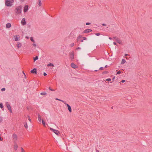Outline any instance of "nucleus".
<instances>
[{
    "instance_id": "obj_1",
    "label": "nucleus",
    "mask_w": 152,
    "mask_h": 152,
    "mask_svg": "<svg viewBox=\"0 0 152 152\" xmlns=\"http://www.w3.org/2000/svg\"><path fill=\"white\" fill-rule=\"evenodd\" d=\"M21 9L22 7L21 6L16 7L15 9L16 13L18 14H20L22 12Z\"/></svg>"
},
{
    "instance_id": "obj_2",
    "label": "nucleus",
    "mask_w": 152,
    "mask_h": 152,
    "mask_svg": "<svg viewBox=\"0 0 152 152\" xmlns=\"http://www.w3.org/2000/svg\"><path fill=\"white\" fill-rule=\"evenodd\" d=\"M6 106L8 110L10 111V113H12V111L11 109V107L10 106V104L8 102H7L6 103Z\"/></svg>"
},
{
    "instance_id": "obj_3",
    "label": "nucleus",
    "mask_w": 152,
    "mask_h": 152,
    "mask_svg": "<svg viewBox=\"0 0 152 152\" xmlns=\"http://www.w3.org/2000/svg\"><path fill=\"white\" fill-rule=\"evenodd\" d=\"M5 4L7 6H10L12 5L10 0H7L5 1Z\"/></svg>"
},
{
    "instance_id": "obj_4",
    "label": "nucleus",
    "mask_w": 152,
    "mask_h": 152,
    "mask_svg": "<svg viewBox=\"0 0 152 152\" xmlns=\"http://www.w3.org/2000/svg\"><path fill=\"white\" fill-rule=\"evenodd\" d=\"M12 139L14 142H16L18 139L17 135L15 134H14L12 135Z\"/></svg>"
},
{
    "instance_id": "obj_5",
    "label": "nucleus",
    "mask_w": 152,
    "mask_h": 152,
    "mask_svg": "<svg viewBox=\"0 0 152 152\" xmlns=\"http://www.w3.org/2000/svg\"><path fill=\"white\" fill-rule=\"evenodd\" d=\"M50 130L52 131L56 135H58V134L59 133V132L58 131L55 129L51 128H50Z\"/></svg>"
},
{
    "instance_id": "obj_6",
    "label": "nucleus",
    "mask_w": 152,
    "mask_h": 152,
    "mask_svg": "<svg viewBox=\"0 0 152 152\" xmlns=\"http://www.w3.org/2000/svg\"><path fill=\"white\" fill-rule=\"evenodd\" d=\"M74 52L73 51L69 53L70 58L71 60H73L74 58Z\"/></svg>"
},
{
    "instance_id": "obj_7",
    "label": "nucleus",
    "mask_w": 152,
    "mask_h": 152,
    "mask_svg": "<svg viewBox=\"0 0 152 152\" xmlns=\"http://www.w3.org/2000/svg\"><path fill=\"white\" fill-rule=\"evenodd\" d=\"M92 31V30L91 29H86L84 30V31H83V33H87L91 32Z\"/></svg>"
},
{
    "instance_id": "obj_8",
    "label": "nucleus",
    "mask_w": 152,
    "mask_h": 152,
    "mask_svg": "<svg viewBox=\"0 0 152 152\" xmlns=\"http://www.w3.org/2000/svg\"><path fill=\"white\" fill-rule=\"evenodd\" d=\"M28 5H26L24 8L23 12H26L28 10Z\"/></svg>"
},
{
    "instance_id": "obj_9",
    "label": "nucleus",
    "mask_w": 152,
    "mask_h": 152,
    "mask_svg": "<svg viewBox=\"0 0 152 152\" xmlns=\"http://www.w3.org/2000/svg\"><path fill=\"white\" fill-rule=\"evenodd\" d=\"M21 23L23 25H25L26 24V22L25 18H23L21 20Z\"/></svg>"
},
{
    "instance_id": "obj_10",
    "label": "nucleus",
    "mask_w": 152,
    "mask_h": 152,
    "mask_svg": "<svg viewBox=\"0 0 152 152\" xmlns=\"http://www.w3.org/2000/svg\"><path fill=\"white\" fill-rule=\"evenodd\" d=\"M31 72L33 74H37V69L35 68H34L33 69L31 70Z\"/></svg>"
},
{
    "instance_id": "obj_11",
    "label": "nucleus",
    "mask_w": 152,
    "mask_h": 152,
    "mask_svg": "<svg viewBox=\"0 0 152 152\" xmlns=\"http://www.w3.org/2000/svg\"><path fill=\"white\" fill-rule=\"evenodd\" d=\"M115 40L119 44H122V42L118 38H116Z\"/></svg>"
},
{
    "instance_id": "obj_12",
    "label": "nucleus",
    "mask_w": 152,
    "mask_h": 152,
    "mask_svg": "<svg viewBox=\"0 0 152 152\" xmlns=\"http://www.w3.org/2000/svg\"><path fill=\"white\" fill-rule=\"evenodd\" d=\"M65 104L67 106V108L68 110H69V111L70 112H71L72 111V108L70 106L69 104H67L66 103V104Z\"/></svg>"
},
{
    "instance_id": "obj_13",
    "label": "nucleus",
    "mask_w": 152,
    "mask_h": 152,
    "mask_svg": "<svg viewBox=\"0 0 152 152\" xmlns=\"http://www.w3.org/2000/svg\"><path fill=\"white\" fill-rule=\"evenodd\" d=\"M71 66L74 69H75L77 68V66L73 63H72L71 64Z\"/></svg>"
},
{
    "instance_id": "obj_14",
    "label": "nucleus",
    "mask_w": 152,
    "mask_h": 152,
    "mask_svg": "<svg viewBox=\"0 0 152 152\" xmlns=\"http://www.w3.org/2000/svg\"><path fill=\"white\" fill-rule=\"evenodd\" d=\"M18 145L17 144L16 142H14V149L15 150H17L18 149Z\"/></svg>"
},
{
    "instance_id": "obj_15",
    "label": "nucleus",
    "mask_w": 152,
    "mask_h": 152,
    "mask_svg": "<svg viewBox=\"0 0 152 152\" xmlns=\"http://www.w3.org/2000/svg\"><path fill=\"white\" fill-rule=\"evenodd\" d=\"M11 26V24L10 23H7L6 25V27L7 28H9Z\"/></svg>"
},
{
    "instance_id": "obj_16",
    "label": "nucleus",
    "mask_w": 152,
    "mask_h": 152,
    "mask_svg": "<svg viewBox=\"0 0 152 152\" xmlns=\"http://www.w3.org/2000/svg\"><path fill=\"white\" fill-rule=\"evenodd\" d=\"M22 46V44L20 42H18L17 46V47L18 48H19L20 47Z\"/></svg>"
},
{
    "instance_id": "obj_17",
    "label": "nucleus",
    "mask_w": 152,
    "mask_h": 152,
    "mask_svg": "<svg viewBox=\"0 0 152 152\" xmlns=\"http://www.w3.org/2000/svg\"><path fill=\"white\" fill-rule=\"evenodd\" d=\"M38 118L39 121V122H41V117L40 115L39 114H38Z\"/></svg>"
},
{
    "instance_id": "obj_18",
    "label": "nucleus",
    "mask_w": 152,
    "mask_h": 152,
    "mask_svg": "<svg viewBox=\"0 0 152 152\" xmlns=\"http://www.w3.org/2000/svg\"><path fill=\"white\" fill-rule=\"evenodd\" d=\"M55 99L57 100H58V101H60L63 102L65 104H66V102L62 100H61L60 99H58L57 98H56Z\"/></svg>"
},
{
    "instance_id": "obj_19",
    "label": "nucleus",
    "mask_w": 152,
    "mask_h": 152,
    "mask_svg": "<svg viewBox=\"0 0 152 152\" xmlns=\"http://www.w3.org/2000/svg\"><path fill=\"white\" fill-rule=\"evenodd\" d=\"M24 125L25 127L27 129L28 128V125L26 122H25L24 123Z\"/></svg>"
},
{
    "instance_id": "obj_20",
    "label": "nucleus",
    "mask_w": 152,
    "mask_h": 152,
    "mask_svg": "<svg viewBox=\"0 0 152 152\" xmlns=\"http://www.w3.org/2000/svg\"><path fill=\"white\" fill-rule=\"evenodd\" d=\"M126 62V61L124 59H122V61L121 62V64H124Z\"/></svg>"
},
{
    "instance_id": "obj_21",
    "label": "nucleus",
    "mask_w": 152,
    "mask_h": 152,
    "mask_svg": "<svg viewBox=\"0 0 152 152\" xmlns=\"http://www.w3.org/2000/svg\"><path fill=\"white\" fill-rule=\"evenodd\" d=\"M47 66H54V65L52 63H50L48 64L47 65Z\"/></svg>"
},
{
    "instance_id": "obj_22",
    "label": "nucleus",
    "mask_w": 152,
    "mask_h": 152,
    "mask_svg": "<svg viewBox=\"0 0 152 152\" xmlns=\"http://www.w3.org/2000/svg\"><path fill=\"white\" fill-rule=\"evenodd\" d=\"M38 59V56H36L34 58V61H35L36 60Z\"/></svg>"
},
{
    "instance_id": "obj_23",
    "label": "nucleus",
    "mask_w": 152,
    "mask_h": 152,
    "mask_svg": "<svg viewBox=\"0 0 152 152\" xmlns=\"http://www.w3.org/2000/svg\"><path fill=\"white\" fill-rule=\"evenodd\" d=\"M39 3H38V5L39 6H41L42 5V3H41V0H38Z\"/></svg>"
},
{
    "instance_id": "obj_24",
    "label": "nucleus",
    "mask_w": 152,
    "mask_h": 152,
    "mask_svg": "<svg viewBox=\"0 0 152 152\" xmlns=\"http://www.w3.org/2000/svg\"><path fill=\"white\" fill-rule=\"evenodd\" d=\"M19 37H17V35H16V37L15 38V41H18L19 40Z\"/></svg>"
},
{
    "instance_id": "obj_25",
    "label": "nucleus",
    "mask_w": 152,
    "mask_h": 152,
    "mask_svg": "<svg viewBox=\"0 0 152 152\" xmlns=\"http://www.w3.org/2000/svg\"><path fill=\"white\" fill-rule=\"evenodd\" d=\"M82 37L81 36H79L77 38V40L78 41H80V38Z\"/></svg>"
},
{
    "instance_id": "obj_26",
    "label": "nucleus",
    "mask_w": 152,
    "mask_h": 152,
    "mask_svg": "<svg viewBox=\"0 0 152 152\" xmlns=\"http://www.w3.org/2000/svg\"><path fill=\"white\" fill-rule=\"evenodd\" d=\"M47 93L45 92H42L40 93V94L42 95H46Z\"/></svg>"
},
{
    "instance_id": "obj_27",
    "label": "nucleus",
    "mask_w": 152,
    "mask_h": 152,
    "mask_svg": "<svg viewBox=\"0 0 152 152\" xmlns=\"http://www.w3.org/2000/svg\"><path fill=\"white\" fill-rule=\"evenodd\" d=\"M42 124H43V125L45 126V122L42 119Z\"/></svg>"
},
{
    "instance_id": "obj_28",
    "label": "nucleus",
    "mask_w": 152,
    "mask_h": 152,
    "mask_svg": "<svg viewBox=\"0 0 152 152\" xmlns=\"http://www.w3.org/2000/svg\"><path fill=\"white\" fill-rule=\"evenodd\" d=\"M0 107L1 108H2L3 107V105L2 103H0Z\"/></svg>"
},
{
    "instance_id": "obj_29",
    "label": "nucleus",
    "mask_w": 152,
    "mask_h": 152,
    "mask_svg": "<svg viewBox=\"0 0 152 152\" xmlns=\"http://www.w3.org/2000/svg\"><path fill=\"white\" fill-rule=\"evenodd\" d=\"M30 40L33 42H35L34 40L33 39V38L32 37H31Z\"/></svg>"
},
{
    "instance_id": "obj_30",
    "label": "nucleus",
    "mask_w": 152,
    "mask_h": 152,
    "mask_svg": "<svg viewBox=\"0 0 152 152\" xmlns=\"http://www.w3.org/2000/svg\"><path fill=\"white\" fill-rule=\"evenodd\" d=\"M28 120H29L30 122H31V119L30 117L29 116V115H28Z\"/></svg>"
},
{
    "instance_id": "obj_31",
    "label": "nucleus",
    "mask_w": 152,
    "mask_h": 152,
    "mask_svg": "<svg viewBox=\"0 0 152 152\" xmlns=\"http://www.w3.org/2000/svg\"><path fill=\"white\" fill-rule=\"evenodd\" d=\"M103 69H104V68L103 67H102L99 68V70H103Z\"/></svg>"
},
{
    "instance_id": "obj_32",
    "label": "nucleus",
    "mask_w": 152,
    "mask_h": 152,
    "mask_svg": "<svg viewBox=\"0 0 152 152\" xmlns=\"http://www.w3.org/2000/svg\"><path fill=\"white\" fill-rule=\"evenodd\" d=\"M109 72L108 71H105L103 72V73L104 74H106L108 73Z\"/></svg>"
},
{
    "instance_id": "obj_33",
    "label": "nucleus",
    "mask_w": 152,
    "mask_h": 152,
    "mask_svg": "<svg viewBox=\"0 0 152 152\" xmlns=\"http://www.w3.org/2000/svg\"><path fill=\"white\" fill-rule=\"evenodd\" d=\"M106 81H110L111 80V79L110 78H108V79H106Z\"/></svg>"
},
{
    "instance_id": "obj_34",
    "label": "nucleus",
    "mask_w": 152,
    "mask_h": 152,
    "mask_svg": "<svg viewBox=\"0 0 152 152\" xmlns=\"http://www.w3.org/2000/svg\"><path fill=\"white\" fill-rule=\"evenodd\" d=\"M21 152H25V151H24L23 149V148L22 147H21Z\"/></svg>"
},
{
    "instance_id": "obj_35",
    "label": "nucleus",
    "mask_w": 152,
    "mask_h": 152,
    "mask_svg": "<svg viewBox=\"0 0 152 152\" xmlns=\"http://www.w3.org/2000/svg\"><path fill=\"white\" fill-rule=\"evenodd\" d=\"M121 73V72L120 71H118V72H117L116 74V75H117V74H119Z\"/></svg>"
},
{
    "instance_id": "obj_36",
    "label": "nucleus",
    "mask_w": 152,
    "mask_h": 152,
    "mask_svg": "<svg viewBox=\"0 0 152 152\" xmlns=\"http://www.w3.org/2000/svg\"><path fill=\"white\" fill-rule=\"evenodd\" d=\"M49 90H50V91H54L55 90H53V89H52L50 87H49Z\"/></svg>"
},
{
    "instance_id": "obj_37",
    "label": "nucleus",
    "mask_w": 152,
    "mask_h": 152,
    "mask_svg": "<svg viewBox=\"0 0 152 152\" xmlns=\"http://www.w3.org/2000/svg\"><path fill=\"white\" fill-rule=\"evenodd\" d=\"M5 89L4 88H3L1 89V91H5Z\"/></svg>"
},
{
    "instance_id": "obj_38",
    "label": "nucleus",
    "mask_w": 152,
    "mask_h": 152,
    "mask_svg": "<svg viewBox=\"0 0 152 152\" xmlns=\"http://www.w3.org/2000/svg\"><path fill=\"white\" fill-rule=\"evenodd\" d=\"M95 35L96 36H99L100 35V34L99 33H96L95 34Z\"/></svg>"
},
{
    "instance_id": "obj_39",
    "label": "nucleus",
    "mask_w": 152,
    "mask_h": 152,
    "mask_svg": "<svg viewBox=\"0 0 152 152\" xmlns=\"http://www.w3.org/2000/svg\"><path fill=\"white\" fill-rule=\"evenodd\" d=\"M74 44L73 43H72L71 45H70V46L71 47H72L73 46H74Z\"/></svg>"
},
{
    "instance_id": "obj_40",
    "label": "nucleus",
    "mask_w": 152,
    "mask_h": 152,
    "mask_svg": "<svg viewBox=\"0 0 152 152\" xmlns=\"http://www.w3.org/2000/svg\"><path fill=\"white\" fill-rule=\"evenodd\" d=\"M90 24H91V23H86V25H90Z\"/></svg>"
},
{
    "instance_id": "obj_41",
    "label": "nucleus",
    "mask_w": 152,
    "mask_h": 152,
    "mask_svg": "<svg viewBox=\"0 0 152 152\" xmlns=\"http://www.w3.org/2000/svg\"><path fill=\"white\" fill-rule=\"evenodd\" d=\"M125 81H126L125 80H123L121 81V82L122 83H124L125 82Z\"/></svg>"
},
{
    "instance_id": "obj_42",
    "label": "nucleus",
    "mask_w": 152,
    "mask_h": 152,
    "mask_svg": "<svg viewBox=\"0 0 152 152\" xmlns=\"http://www.w3.org/2000/svg\"><path fill=\"white\" fill-rule=\"evenodd\" d=\"M82 38H83V40H86V39H87L86 38V37H82Z\"/></svg>"
},
{
    "instance_id": "obj_43",
    "label": "nucleus",
    "mask_w": 152,
    "mask_h": 152,
    "mask_svg": "<svg viewBox=\"0 0 152 152\" xmlns=\"http://www.w3.org/2000/svg\"><path fill=\"white\" fill-rule=\"evenodd\" d=\"M116 38H118L117 37H113V39H115V40L116 39Z\"/></svg>"
},
{
    "instance_id": "obj_44",
    "label": "nucleus",
    "mask_w": 152,
    "mask_h": 152,
    "mask_svg": "<svg viewBox=\"0 0 152 152\" xmlns=\"http://www.w3.org/2000/svg\"><path fill=\"white\" fill-rule=\"evenodd\" d=\"M43 75H44V76H45L47 75V74L45 72H44V74H43Z\"/></svg>"
},
{
    "instance_id": "obj_45",
    "label": "nucleus",
    "mask_w": 152,
    "mask_h": 152,
    "mask_svg": "<svg viewBox=\"0 0 152 152\" xmlns=\"http://www.w3.org/2000/svg\"><path fill=\"white\" fill-rule=\"evenodd\" d=\"M32 45H33V46H34V47H36V44H34H34H32Z\"/></svg>"
},
{
    "instance_id": "obj_46",
    "label": "nucleus",
    "mask_w": 152,
    "mask_h": 152,
    "mask_svg": "<svg viewBox=\"0 0 152 152\" xmlns=\"http://www.w3.org/2000/svg\"><path fill=\"white\" fill-rule=\"evenodd\" d=\"M102 25L103 26H106V25L105 23H102Z\"/></svg>"
},
{
    "instance_id": "obj_47",
    "label": "nucleus",
    "mask_w": 152,
    "mask_h": 152,
    "mask_svg": "<svg viewBox=\"0 0 152 152\" xmlns=\"http://www.w3.org/2000/svg\"><path fill=\"white\" fill-rule=\"evenodd\" d=\"M113 44L115 45H117V43L115 42H113Z\"/></svg>"
},
{
    "instance_id": "obj_48",
    "label": "nucleus",
    "mask_w": 152,
    "mask_h": 152,
    "mask_svg": "<svg viewBox=\"0 0 152 152\" xmlns=\"http://www.w3.org/2000/svg\"><path fill=\"white\" fill-rule=\"evenodd\" d=\"M80 49V47H79L77 48V49Z\"/></svg>"
},
{
    "instance_id": "obj_49",
    "label": "nucleus",
    "mask_w": 152,
    "mask_h": 152,
    "mask_svg": "<svg viewBox=\"0 0 152 152\" xmlns=\"http://www.w3.org/2000/svg\"><path fill=\"white\" fill-rule=\"evenodd\" d=\"M115 78V76L114 77H113V78L112 80H114V79Z\"/></svg>"
},
{
    "instance_id": "obj_50",
    "label": "nucleus",
    "mask_w": 152,
    "mask_h": 152,
    "mask_svg": "<svg viewBox=\"0 0 152 152\" xmlns=\"http://www.w3.org/2000/svg\"><path fill=\"white\" fill-rule=\"evenodd\" d=\"M109 39H110V40H111V39H113L112 38H111V37H109Z\"/></svg>"
},
{
    "instance_id": "obj_51",
    "label": "nucleus",
    "mask_w": 152,
    "mask_h": 152,
    "mask_svg": "<svg viewBox=\"0 0 152 152\" xmlns=\"http://www.w3.org/2000/svg\"><path fill=\"white\" fill-rule=\"evenodd\" d=\"M16 84H15L14 83V84H12V86H13L14 85V86H16Z\"/></svg>"
},
{
    "instance_id": "obj_52",
    "label": "nucleus",
    "mask_w": 152,
    "mask_h": 152,
    "mask_svg": "<svg viewBox=\"0 0 152 152\" xmlns=\"http://www.w3.org/2000/svg\"><path fill=\"white\" fill-rule=\"evenodd\" d=\"M14 0H11V2H12V3L14 1Z\"/></svg>"
},
{
    "instance_id": "obj_53",
    "label": "nucleus",
    "mask_w": 152,
    "mask_h": 152,
    "mask_svg": "<svg viewBox=\"0 0 152 152\" xmlns=\"http://www.w3.org/2000/svg\"><path fill=\"white\" fill-rule=\"evenodd\" d=\"M107 65H106L104 67L105 68H107Z\"/></svg>"
},
{
    "instance_id": "obj_54",
    "label": "nucleus",
    "mask_w": 152,
    "mask_h": 152,
    "mask_svg": "<svg viewBox=\"0 0 152 152\" xmlns=\"http://www.w3.org/2000/svg\"><path fill=\"white\" fill-rule=\"evenodd\" d=\"M96 152H99V151L96 149Z\"/></svg>"
},
{
    "instance_id": "obj_55",
    "label": "nucleus",
    "mask_w": 152,
    "mask_h": 152,
    "mask_svg": "<svg viewBox=\"0 0 152 152\" xmlns=\"http://www.w3.org/2000/svg\"><path fill=\"white\" fill-rule=\"evenodd\" d=\"M128 55L127 54H125V56H127Z\"/></svg>"
},
{
    "instance_id": "obj_56",
    "label": "nucleus",
    "mask_w": 152,
    "mask_h": 152,
    "mask_svg": "<svg viewBox=\"0 0 152 152\" xmlns=\"http://www.w3.org/2000/svg\"><path fill=\"white\" fill-rule=\"evenodd\" d=\"M0 140L1 141L2 140V139H1V137H0Z\"/></svg>"
},
{
    "instance_id": "obj_57",
    "label": "nucleus",
    "mask_w": 152,
    "mask_h": 152,
    "mask_svg": "<svg viewBox=\"0 0 152 152\" xmlns=\"http://www.w3.org/2000/svg\"><path fill=\"white\" fill-rule=\"evenodd\" d=\"M83 42V40H80V42Z\"/></svg>"
},
{
    "instance_id": "obj_58",
    "label": "nucleus",
    "mask_w": 152,
    "mask_h": 152,
    "mask_svg": "<svg viewBox=\"0 0 152 152\" xmlns=\"http://www.w3.org/2000/svg\"><path fill=\"white\" fill-rule=\"evenodd\" d=\"M94 71H95V72H97V71H98V70H94Z\"/></svg>"
},
{
    "instance_id": "obj_59",
    "label": "nucleus",
    "mask_w": 152,
    "mask_h": 152,
    "mask_svg": "<svg viewBox=\"0 0 152 152\" xmlns=\"http://www.w3.org/2000/svg\"><path fill=\"white\" fill-rule=\"evenodd\" d=\"M23 73L25 75V74L23 72Z\"/></svg>"
},
{
    "instance_id": "obj_60",
    "label": "nucleus",
    "mask_w": 152,
    "mask_h": 152,
    "mask_svg": "<svg viewBox=\"0 0 152 152\" xmlns=\"http://www.w3.org/2000/svg\"><path fill=\"white\" fill-rule=\"evenodd\" d=\"M111 108H112V109H113V107H111Z\"/></svg>"
},
{
    "instance_id": "obj_61",
    "label": "nucleus",
    "mask_w": 152,
    "mask_h": 152,
    "mask_svg": "<svg viewBox=\"0 0 152 152\" xmlns=\"http://www.w3.org/2000/svg\"><path fill=\"white\" fill-rule=\"evenodd\" d=\"M25 77L26 78V75H25Z\"/></svg>"
}]
</instances>
